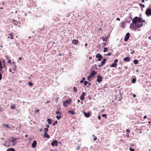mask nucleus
<instances>
[{
	"label": "nucleus",
	"mask_w": 151,
	"mask_h": 151,
	"mask_svg": "<svg viewBox=\"0 0 151 151\" xmlns=\"http://www.w3.org/2000/svg\"><path fill=\"white\" fill-rule=\"evenodd\" d=\"M145 22V20H143L139 17H135L132 20V23L130 24L129 28L134 31L137 30L140 31V29H139V28L143 26V22Z\"/></svg>",
	"instance_id": "obj_1"
},
{
	"label": "nucleus",
	"mask_w": 151,
	"mask_h": 151,
	"mask_svg": "<svg viewBox=\"0 0 151 151\" xmlns=\"http://www.w3.org/2000/svg\"><path fill=\"white\" fill-rule=\"evenodd\" d=\"M72 102V100L71 98H69L63 102V105L65 107L69 106Z\"/></svg>",
	"instance_id": "obj_2"
},
{
	"label": "nucleus",
	"mask_w": 151,
	"mask_h": 151,
	"mask_svg": "<svg viewBox=\"0 0 151 151\" xmlns=\"http://www.w3.org/2000/svg\"><path fill=\"white\" fill-rule=\"evenodd\" d=\"M18 139H19V138H14L13 137H12L10 138V141L13 143L14 145H15L16 143V141Z\"/></svg>",
	"instance_id": "obj_3"
},
{
	"label": "nucleus",
	"mask_w": 151,
	"mask_h": 151,
	"mask_svg": "<svg viewBox=\"0 0 151 151\" xmlns=\"http://www.w3.org/2000/svg\"><path fill=\"white\" fill-rule=\"evenodd\" d=\"M145 13L147 16L151 15V9H147Z\"/></svg>",
	"instance_id": "obj_4"
},
{
	"label": "nucleus",
	"mask_w": 151,
	"mask_h": 151,
	"mask_svg": "<svg viewBox=\"0 0 151 151\" xmlns=\"http://www.w3.org/2000/svg\"><path fill=\"white\" fill-rule=\"evenodd\" d=\"M103 78L100 76H98L96 81L99 83H100L102 81Z\"/></svg>",
	"instance_id": "obj_5"
},
{
	"label": "nucleus",
	"mask_w": 151,
	"mask_h": 151,
	"mask_svg": "<svg viewBox=\"0 0 151 151\" xmlns=\"http://www.w3.org/2000/svg\"><path fill=\"white\" fill-rule=\"evenodd\" d=\"M96 57L98 58L99 61H100L102 58V55L100 53H98L96 55Z\"/></svg>",
	"instance_id": "obj_6"
},
{
	"label": "nucleus",
	"mask_w": 151,
	"mask_h": 151,
	"mask_svg": "<svg viewBox=\"0 0 151 151\" xmlns=\"http://www.w3.org/2000/svg\"><path fill=\"white\" fill-rule=\"evenodd\" d=\"M129 36H130L129 33H127L124 38V40L125 41L127 42V41H128V40L129 37Z\"/></svg>",
	"instance_id": "obj_7"
},
{
	"label": "nucleus",
	"mask_w": 151,
	"mask_h": 151,
	"mask_svg": "<svg viewBox=\"0 0 151 151\" xmlns=\"http://www.w3.org/2000/svg\"><path fill=\"white\" fill-rule=\"evenodd\" d=\"M83 113L86 117L88 118L90 116V112L89 111L88 113H86V111H84Z\"/></svg>",
	"instance_id": "obj_8"
},
{
	"label": "nucleus",
	"mask_w": 151,
	"mask_h": 151,
	"mask_svg": "<svg viewBox=\"0 0 151 151\" xmlns=\"http://www.w3.org/2000/svg\"><path fill=\"white\" fill-rule=\"evenodd\" d=\"M97 74V73L94 70H92L91 72L90 75V76L91 77H93L94 76Z\"/></svg>",
	"instance_id": "obj_9"
},
{
	"label": "nucleus",
	"mask_w": 151,
	"mask_h": 151,
	"mask_svg": "<svg viewBox=\"0 0 151 151\" xmlns=\"http://www.w3.org/2000/svg\"><path fill=\"white\" fill-rule=\"evenodd\" d=\"M51 145L52 146H54L55 145L56 146H57L58 145V142L56 140H54L53 141V142L51 143Z\"/></svg>",
	"instance_id": "obj_10"
},
{
	"label": "nucleus",
	"mask_w": 151,
	"mask_h": 151,
	"mask_svg": "<svg viewBox=\"0 0 151 151\" xmlns=\"http://www.w3.org/2000/svg\"><path fill=\"white\" fill-rule=\"evenodd\" d=\"M85 95V93L82 92L81 95L80 96V99L82 101L84 99V97Z\"/></svg>",
	"instance_id": "obj_11"
},
{
	"label": "nucleus",
	"mask_w": 151,
	"mask_h": 151,
	"mask_svg": "<svg viewBox=\"0 0 151 151\" xmlns=\"http://www.w3.org/2000/svg\"><path fill=\"white\" fill-rule=\"evenodd\" d=\"M37 145V142L36 140H34L33 141V143L32 144V148H35L36 147Z\"/></svg>",
	"instance_id": "obj_12"
},
{
	"label": "nucleus",
	"mask_w": 151,
	"mask_h": 151,
	"mask_svg": "<svg viewBox=\"0 0 151 151\" xmlns=\"http://www.w3.org/2000/svg\"><path fill=\"white\" fill-rule=\"evenodd\" d=\"M131 60V58L128 57H126L123 59V60L125 62H129Z\"/></svg>",
	"instance_id": "obj_13"
},
{
	"label": "nucleus",
	"mask_w": 151,
	"mask_h": 151,
	"mask_svg": "<svg viewBox=\"0 0 151 151\" xmlns=\"http://www.w3.org/2000/svg\"><path fill=\"white\" fill-rule=\"evenodd\" d=\"M106 59H104L101 62V64L99 65H98L99 67H101L105 63V62L106 61Z\"/></svg>",
	"instance_id": "obj_14"
},
{
	"label": "nucleus",
	"mask_w": 151,
	"mask_h": 151,
	"mask_svg": "<svg viewBox=\"0 0 151 151\" xmlns=\"http://www.w3.org/2000/svg\"><path fill=\"white\" fill-rule=\"evenodd\" d=\"M72 43L74 45H77L78 43V41L77 40L74 39L72 40Z\"/></svg>",
	"instance_id": "obj_15"
},
{
	"label": "nucleus",
	"mask_w": 151,
	"mask_h": 151,
	"mask_svg": "<svg viewBox=\"0 0 151 151\" xmlns=\"http://www.w3.org/2000/svg\"><path fill=\"white\" fill-rule=\"evenodd\" d=\"M109 37V36H107L106 37H102V39L103 40V41H106V42H107V40L108 39Z\"/></svg>",
	"instance_id": "obj_16"
},
{
	"label": "nucleus",
	"mask_w": 151,
	"mask_h": 151,
	"mask_svg": "<svg viewBox=\"0 0 151 151\" xmlns=\"http://www.w3.org/2000/svg\"><path fill=\"white\" fill-rule=\"evenodd\" d=\"M8 35H9V36H10V37H8V38L9 39L10 38L11 39H12L13 38V33H11L9 34Z\"/></svg>",
	"instance_id": "obj_17"
},
{
	"label": "nucleus",
	"mask_w": 151,
	"mask_h": 151,
	"mask_svg": "<svg viewBox=\"0 0 151 151\" xmlns=\"http://www.w3.org/2000/svg\"><path fill=\"white\" fill-rule=\"evenodd\" d=\"M44 137L49 138L50 137V136L47 134V133H44Z\"/></svg>",
	"instance_id": "obj_18"
},
{
	"label": "nucleus",
	"mask_w": 151,
	"mask_h": 151,
	"mask_svg": "<svg viewBox=\"0 0 151 151\" xmlns=\"http://www.w3.org/2000/svg\"><path fill=\"white\" fill-rule=\"evenodd\" d=\"M68 112L69 113L71 114L72 115H74L75 114V113L74 111H73L69 110L68 111Z\"/></svg>",
	"instance_id": "obj_19"
},
{
	"label": "nucleus",
	"mask_w": 151,
	"mask_h": 151,
	"mask_svg": "<svg viewBox=\"0 0 151 151\" xmlns=\"http://www.w3.org/2000/svg\"><path fill=\"white\" fill-rule=\"evenodd\" d=\"M110 66L112 67H115L117 66V64L115 63H113Z\"/></svg>",
	"instance_id": "obj_20"
},
{
	"label": "nucleus",
	"mask_w": 151,
	"mask_h": 151,
	"mask_svg": "<svg viewBox=\"0 0 151 151\" xmlns=\"http://www.w3.org/2000/svg\"><path fill=\"white\" fill-rule=\"evenodd\" d=\"M1 63L3 64V66H4V67L5 68H6L5 61L3 60H2V62Z\"/></svg>",
	"instance_id": "obj_21"
},
{
	"label": "nucleus",
	"mask_w": 151,
	"mask_h": 151,
	"mask_svg": "<svg viewBox=\"0 0 151 151\" xmlns=\"http://www.w3.org/2000/svg\"><path fill=\"white\" fill-rule=\"evenodd\" d=\"M77 91V88L76 87H73V91L74 92H76Z\"/></svg>",
	"instance_id": "obj_22"
},
{
	"label": "nucleus",
	"mask_w": 151,
	"mask_h": 151,
	"mask_svg": "<svg viewBox=\"0 0 151 151\" xmlns=\"http://www.w3.org/2000/svg\"><path fill=\"white\" fill-rule=\"evenodd\" d=\"M56 114H57L59 115H61L62 113L60 111H57L56 112Z\"/></svg>",
	"instance_id": "obj_23"
},
{
	"label": "nucleus",
	"mask_w": 151,
	"mask_h": 151,
	"mask_svg": "<svg viewBox=\"0 0 151 151\" xmlns=\"http://www.w3.org/2000/svg\"><path fill=\"white\" fill-rule=\"evenodd\" d=\"M6 151H15V150L13 148L8 149Z\"/></svg>",
	"instance_id": "obj_24"
},
{
	"label": "nucleus",
	"mask_w": 151,
	"mask_h": 151,
	"mask_svg": "<svg viewBox=\"0 0 151 151\" xmlns=\"http://www.w3.org/2000/svg\"><path fill=\"white\" fill-rule=\"evenodd\" d=\"M48 130V129L47 128H45L44 129V133H47V132Z\"/></svg>",
	"instance_id": "obj_25"
},
{
	"label": "nucleus",
	"mask_w": 151,
	"mask_h": 151,
	"mask_svg": "<svg viewBox=\"0 0 151 151\" xmlns=\"http://www.w3.org/2000/svg\"><path fill=\"white\" fill-rule=\"evenodd\" d=\"M133 62L135 64H137L138 63V60L136 59L134 60Z\"/></svg>",
	"instance_id": "obj_26"
},
{
	"label": "nucleus",
	"mask_w": 151,
	"mask_h": 151,
	"mask_svg": "<svg viewBox=\"0 0 151 151\" xmlns=\"http://www.w3.org/2000/svg\"><path fill=\"white\" fill-rule=\"evenodd\" d=\"M10 107L11 109H14L15 107V106L14 104H13L12 105H11L10 106Z\"/></svg>",
	"instance_id": "obj_27"
},
{
	"label": "nucleus",
	"mask_w": 151,
	"mask_h": 151,
	"mask_svg": "<svg viewBox=\"0 0 151 151\" xmlns=\"http://www.w3.org/2000/svg\"><path fill=\"white\" fill-rule=\"evenodd\" d=\"M47 121H48V123L49 124H51V120L50 119H48Z\"/></svg>",
	"instance_id": "obj_28"
},
{
	"label": "nucleus",
	"mask_w": 151,
	"mask_h": 151,
	"mask_svg": "<svg viewBox=\"0 0 151 151\" xmlns=\"http://www.w3.org/2000/svg\"><path fill=\"white\" fill-rule=\"evenodd\" d=\"M28 84L30 86H32L33 85V83H32V82H29L28 83Z\"/></svg>",
	"instance_id": "obj_29"
},
{
	"label": "nucleus",
	"mask_w": 151,
	"mask_h": 151,
	"mask_svg": "<svg viewBox=\"0 0 151 151\" xmlns=\"http://www.w3.org/2000/svg\"><path fill=\"white\" fill-rule=\"evenodd\" d=\"M3 126H4V127H8V128H9V126L6 124H3Z\"/></svg>",
	"instance_id": "obj_30"
},
{
	"label": "nucleus",
	"mask_w": 151,
	"mask_h": 151,
	"mask_svg": "<svg viewBox=\"0 0 151 151\" xmlns=\"http://www.w3.org/2000/svg\"><path fill=\"white\" fill-rule=\"evenodd\" d=\"M136 81V79L135 78H134L132 79V82L133 83H134Z\"/></svg>",
	"instance_id": "obj_31"
},
{
	"label": "nucleus",
	"mask_w": 151,
	"mask_h": 151,
	"mask_svg": "<svg viewBox=\"0 0 151 151\" xmlns=\"http://www.w3.org/2000/svg\"><path fill=\"white\" fill-rule=\"evenodd\" d=\"M61 117L60 115L57 116H56V118L58 120L60 119L61 118Z\"/></svg>",
	"instance_id": "obj_32"
},
{
	"label": "nucleus",
	"mask_w": 151,
	"mask_h": 151,
	"mask_svg": "<svg viewBox=\"0 0 151 151\" xmlns=\"http://www.w3.org/2000/svg\"><path fill=\"white\" fill-rule=\"evenodd\" d=\"M92 77L90 76V75L87 77L88 80L89 81H90V79Z\"/></svg>",
	"instance_id": "obj_33"
},
{
	"label": "nucleus",
	"mask_w": 151,
	"mask_h": 151,
	"mask_svg": "<svg viewBox=\"0 0 151 151\" xmlns=\"http://www.w3.org/2000/svg\"><path fill=\"white\" fill-rule=\"evenodd\" d=\"M139 5L141 7H143V8H144L145 6V5L142 4H140Z\"/></svg>",
	"instance_id": "obj_34"
},
{
	"label": "nucleus",
	"mask_w": 151,
	"mask_h": 151,
	"mask_svg": "<svg viewBox=\"0 0 151 151\" xmlns=\"http://www.w3.org/2000/svg\"><path fill=\"white\" fill-rule=\"evenodd\" d=\"M88 83V82L87 81H85L84 82V84L85 85V86Z\"/></svg>",
	"instance_id": "obj_35"
},
{
	"label": "nucleus",
	"mask_w": 151,
	"mask_h": 151,
	"mask_svg": "<svg viewBox=\"0 0 151 151\" xmlns=\"http://www.w3.org/2000/svg\"><path fill=\"white\" fill-rule=\"evenodd\" d=\"M7 59L8 60V63H9L11 64V61L10 60H8V57H7Z\"/></svg>",
	"instance_id": "obj_36"
},
{
	"label": "nucleus",
	"mask_w": 151,
	"mask_h": 151,
	"mask_svg": "<svg viewBox=\"0 0 151 151\" xmlns=\"http://www.w3.org/2000/svg\"><path fill=\"white\" fill-rule=\"evenodd\" d=\"M107 50V48H106V47H104V52H106Z\"/></svg>",
	"instance_id": "obj_37"
},
{
	"label": "nucleus",
	"mask_w": 151,
	"mask_h": 151,
	"mask_svg": "<svg viewBox=\"0 0 151 151\" xmlns=\"http://www.w3.org/2000/svg\"><path fill=\"white\" fill-rule=\"evenodd\" d=\"M102 116L103 117H106L107 116L106 114H103L102 115Z\"/></svg>",
	"instance_id": "obj_38"
},
{
	"label": "nucleus",
	"mask_w": 151,
	"mask_h": 151,
	"mask_svg": "<svg viewBox=\"0 0 151 151\" xmlns=\"http://www.w3.org/2000/svg\"><path fill=\"white\" fill-rule=\"evenodd\" d=\"M58 123V122L56 120V121H55L53 124L52 125L53 126H55L56 124Z\"/></svg>",
	"instance_id": "obj_39"
},
{
	"label": "nucleus",
	"mask_w": 151,
	"mask_h": 151,
	"mask_svg": "<svg viewBox=\"0 0 151 151\" xmlns=\"http://www.w3.org/2000/svg\"><path fill=\"white\" fill-rule=\"evenodd\" d=\"M103 46L104 47L106 45V42H103L102 43Z\"/></svg>",
	"instance_id": "obj_40"
},
{
	"label": "nucleus",
	"mask_w": 151,
	"mask_h": 151,
	"mask_svg": "<svg viewBox=\"0 0 151 151\" xmlns=\"http://www.w3.org/2000/svg\"><path fill=\"white\" fill-rule=\"evenodd\" d=\"M129 150L130 151H134V150L131 147L129 148Z\"/></svg>",
	"instance_id": "obj_41"
},
{
	"label": "nucleus",
	"mask_w": 151,
	"mask_h": 151,
	"mask_svg": "<svg viewBox=\"0 0 151 151\" xmlns=\"http://www.w3.org/2000/svg\"><path fill=\"white\" fill-rule=\"evenodd\" d=\"M118 62V60H117V59H116L114 61V62L115 63H116Z\"/></svg>",
	"instance_id": "obj_42"
},
{
	"label": "nucleus",
	"mask_w": 151,
	"mask_h": 151,
	"mask_svg": "<svg viewBox=\"0 0 151 151\" xmlns=\"http://www.w3.org/2000/svg\"><path fill=\"white\" fill-rule=\"evenodd\" d=\"M39 109H37V110H36L35 111V113H38L39 112Z\"/></svg>",
	"instance_id": "obj_43"
},
{
	"label": "nucleus",
	"mask_w": 151,
	"mask_h": 151,
	"mask_svg": "<svg viewBox=\"0 0 151 151\" xmlns=\"http://www.w3.org/2000/svg\"><path fill=\"white\" fill-rule=\"evenodd\" d=\"M97 139V138L96 137H95L94 139H93V140L94 141H96Z\"/></svg>",
	"instance_id": "obj_44"
},
{
	"label": "nucleus",
	"mask_w": 151,
	"mask_h": 151,
	"mask_svg": "<svg viewBox=\"0 0 151 151\" xmlns=\"http://www.w3.org/2000/svg\"><path fill=\"white\" fill-rule=\"evenodd\" d=\"M2 76L0 73V80H1L2 79Z\"/></svg>",
	"instance_id": "obj_45"
},
{
	"label": "nucleus",
	"mask_w": 151,
	"mask_h": 151,
	"mask_svg": "<svg viewBox=\"0 0 151 151\" xmlns=\"http://www.w3.org/2000/svg\"><path fill=\"white\" fill-rule=\"evenodd\" d=\"M98 118L99 120H100L101 119V117L100 116H98Z\"/></svg>",
	"instance_id": "obj_46"
},
{
	"label": "nucleus",
	"mask_w": 151,
	"mask_h": 151,
	"mask_svg": "<svg viewBox=\"0 0 151 151\" xmlns=\"http://www.w3.org/2000/svg\"><path fill=\"white\" fill-rule=\"evenodd\" d=\"M126 131L127 132H128V133H129L130 132V130L129 129H127V130H126Z\"/></svg>",
	"instance_id": "obj_47"
},
{
	"label": "nucleus",
	"mask_w": 151,
	"mask_h": 151,
	"mask_svg": "<svg viewBox=\"0 0 151 151\" xmlns=\"http://www.w3.org/2000/svg\"><path fill=\"white\" fill-rule=\"evenodd\" d=\"M46 127H47V128H49L50 127V126H49V124H47L46 126Z\"/></svg>",
	"instance_id": "obj_48"
},
{
	"label": "nucleus",
	"mask_w": 151,
	"mask_h": 151,
	"mask_svg": "<svg viewBox=\"0 0 151 151\" xmlns=\"http://www.w3.org/2000/svg\"><path fill=\"white\" fill-rule=\"evenodd\" d=\"M107 55L108 56H110V55H111V53H107Z\"/></svg>",
	"instance_id": "obj_49"
},
{
	"label": "nucleus",
	"mask_w": 151,
	"mask_h": 151,
	"mask_svg": "<svg viewBox=\"0 0 151 151\" xmlns=\"http://www.w3.org/2000/svg\"><path fill=\"white\" fill-rule=\"evenodd\" d=\"M116 20H117V21H119L120 20V19L119 18H117L116 19Z\"/></svg>",
	"instance_id": "obj_50"
},
{
	"label": "nucleus",
	"mask_w": 151,
	"mask_h": 151,
	"mask_svg": "<svg viewBox=\"0 0 151 151\" xmlns=\"http://www.w3.org/2000/svg\"><path fill=\"white\" fill-rule=\"evenodd\" d=\"M147 118V116H144V119H146Z\"/></svg>",
	"instance_id": "obj_51"
},
{
	"label": "nucleus",
	"mask_w": 151,
	"mask_h": 151,
	"mask_svg": "<svg viewBox=\"0 0 151 151\" xmlns=\"http://www.w3.org/2000/svg\"><path fill=\"white\" fill-rule=\"evenodd\" d=\"M50 102V101H47L45 103V104H47V103H48Z\"/></svg>",
	"instance_id": "obj_52"
},
{
	"label": "nucleus",
	"mask_w": 151,
	"mask_h": 151,
	"mask_svg": "<svg viewBox=\"0 0 151 151\" xmlns=\"http://www.w3.org/2000/svg\"><path fill=\"white\" fill-rule=\"evenodd\" d=\"M134 97H135L136 96V95L135 94H134L133 95H132Z\"/></svg>",
	"instance_id": "obj_53"
},
{
	"label": "nucleus",
	"mask_w": 151,
	"mask_h": 151,
	"mask_svg": "<svg viewBox=\"0 0 151 151\" xmlns=\"http://www.w3.org/2000/svg\"><path fill=\"white\" fill-rule=\"evenodd\" d=\"M92 58V57L91 56H90L89 57V60H91Z\"/></svg>",
	"instance_id": "obj_54"
},
{
	"label": "nucleus",
	"mask_w": 151,
	"mask_h": 151,
	"mask_svg": "<svg viewBox=\"0 0 151 151\" xmlns=\"http://www.w3.org/2000/svg\"><path fill=\"white\" fill-rule=\"evenodd\" d=\"M19 60H22V57H20L19 58Z\"/></svg>",
	"instance_id": "obj_55"
},
{
	"label": "nucleus",
	"mask_w": 151,
	"mask_h": 151,
	"mask_svg": "<svg viewBox=\"0 0 151 151\" xmlns=\"http://www.w3.org/2000/svg\"><path fill=\"white\" fill-rule=\"evenodd\" d=\"M2 68H0V72L1 71V73H2Z\"/></svg>",
	"instance_id": "obj_56"
},
{
	"label": "nucleus",
	"mask_w": 151,
	"mask_h": 151,
	"mask_svg": "<svg viewBox=\"0 0 151 151\" xmlns=\"http://www.w3.org/2000/svg\"><path fill=\"white\" fill-rule=\"evenodd\" d=\"M83 82V80H82L81 81H80V83H82Z\"/></svg>",
	"instance_id": "obj_57"
},
{
	"label": "nucleus",
	"mask_w": 151,
	"mask_h": 151,
	"mask_svg": "<svg viewBox=\"0 0 151 151\" xmlns=\"http://www.w3.org/2000/svg\"><path fill=\"white\" fill-rule=\"evenodd\" d=\"M80 102V101L79 100H78L77 101V102L78 103H79Z\"/></svg>",
	"instance_id": "obj_58"
},
{
	"label": "nucleus",
	"mask_w": 151,
	"mask_h": 151,
	"mask_svg": "<svg viewBox=\"0 0 151 151\" xmlns=\"http://www.w3.org/2000/svg\"><path fill=\"white\" fill-rule=\"evenodd\" d=\"M82 80H83V81H84V80H85V78L83 77V78H82Z\"/></svg>",
	"instance_id": "obj_59"
},
{
	"label": "nucleus",
	"mask_w": 151,
	"mask_h": 151,
	"mask_svg": "<svg viewBox=\"0 0 151 151\" xmlns=\"http://www.w3.org/2000/svg\"><path fill=\"white\" fill-rule=\"evenodd\" d=\"M134 51H133V52H131V54H133L134 53Z\"/></svg>",
	"instance_id": "obj_60"
},
{
	"label": "nucleus",
	"mask_w": 151,
	"mask_h": 151,
	"mask_svg": "<svg viewBox=\"0 0 151 151\" xmlns=\"http://www.w3.org/2000/svg\"><path fill=\"white\" fill-rule=\"evenodd\" d=\"M145 1V0H142V3H144Z\"/></svg>",
	"instance_id": "obj_61"
},
{
	"label": "nucleus",
	"mask_w": 151,
	"mask_h": 151,
	"mask_svg": "<svg viewBox=\"0 0 151 151\" xmlns=\"http://www.w3.org/2000/svg\"><path fill=\"white\" fill-rule=\"evenodd\" d=\"M79 148H80V147H79V146H78V147H77V150H79Z\"/></svg>",
	"instance_id": "obj_62"
},
{
	"label": "nucleus",
	"mask_w": 151,
	"mask_h": 151,
	"mask_svg": "<svg viewBox=\"0 0 151 151\" xmlns=\"http://www.w3.org/2000/svg\"><path fill=\"white\" fill-rule=\"evenodd\" d=\"M87 45H87V43H86V44H85V46H87Z\"/></svg>",
	"instance_id": "obj_63"
},
{
	"label": "nucleus",
	"mask_w": 151,
	"mask_h": 151,
	"mask_svg": "<svg viewBox=\"0 0 151 151\" xmlns=\"http://www.w3.org/2000/svg\"><path fill=\"white\" fill-rule=\"evenodd\" d=\"M88 86H90L91 85V83H88Z\"/></svg>",
	"instance_id": "obj_64"
}]
</instances>
